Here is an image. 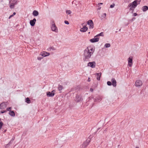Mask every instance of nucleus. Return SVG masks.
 Instances as JSON below:
<instances>
[{
    "label": "nucleus",
    "instance_id": "f257e3e1",
    "mask_svg": "<svg viewBox=\"0 0 148 148\" xmlns=\"http://www.w3.org/2000/svg\"><path fill=\"white\" fill-rule=\"evenodd\" d=\"M95 51V49L91 47H88L86 48L84 51V60L87 61L91 58Z\"/></svg>",
    "mask_w": 148,
    "mask_h": 148
},
{
    "label": "nucleus",
    "instance_id": "f03ea898",
    "mask_svg": "<svg viewBox=\"0 0 148 148\" xmlns=\"http://www.w3.org/2000/svg\"><path fill=\"white\" fill-rule=\"evenodd\" d=\"M138 4V3H136L135 1H134L133 2L130 4L128 6L130 7V10H132L134 8H135Z\"/></svg>",
    "mask_w": 148,
    "mask_h": 148
},
{
    "label": "nucleus",
    "instance_id": "7ed1b4c3",
    "mask_svg": "<svg viewBox=\"0 0 148 148\" xmlns=\"http://www.w3.org/2000/svg\"><path fill=\"white\" fill-rule=\"evenodd\" d=\"M96 63L95 62L93 61L89 62L88 64V66L92 68H95L96 66Z\"/></svg>",
    "mask_w": 148,
    "mask_h": 148
},
{
    "label": "nucleus",
    "instance_id": "20e7f679",
    "mask_svg": "<svg viewBox=\"0 0 148 148\" xmlns=\"http://www.w3.org/2000/svg\"><path fill=\"white\" fill-rule=\"evenodd\" d=\"M8 104V102H4L0 104V109H3L7 106V105Z\"/></svg>",
    "mask_w": 148,
    "mask_h": 148
},
{
    "label": "nucleus",
    "instance_id": "39448f33",
    "mask_svg": "<svg viewBox=\"0 0 148 148\" xmlns=\"http://www.w3.org/2000/svg\"><path fill=\"white\" fill-rule=\"evenodd\" d=\"M142 81L140 80H137L135 82V86L137 87H139L142 85Z\"/></svg>",
    "mask_w": 148,
    "mask_h": 148
},
{
    "label": "nucleus",
    "instance_id": "423d86ee",
    "mask_svg": "<svg viewBox=\"0 0 148 148\" xmlns=\"http://www.w3.org/2000/svg\"><path fill=\"white\" fill-rule=\"evenodd\" d=\"M54 90H53L51 92L50 91H48L47 92V95L48 97H52L55 95Z\"/></svg>",
    "mask_w": 148,
    "mask_h": 148
},
{
    "label": "nucleus",
    "instance_id": "0eeeda50",
    "mask_svg": "<svg viewBox=\"0 0 148 148\" xmlns=\"http://www.w3.org/2000/svg\"><path fill=\"white\" fill-rule=\"evenodd\" d=\"M87 24L89 25V28L90 29H92L93 28V24L92 20H89L87 22Z\"/></svg>",
    "mask_w": 148,
    "mask_h": 148
},
{
    "label": "nucleus",
    "instance_id": "6e6552de",
    "mask_svg": "<svg viewBox=\"0 0 148 148\" xmlns=\"http://www.w3.org/2000/svg\"><path fill=\"white\" fill-rule=\"evenodd\" d=\"M51 29L53 31L56 32H58L57 28L56 27L55 24L52 25L51 27Z\"/></svg>",
    "mask_w": 148,
    "mask_h": 148
},
{
    "label": "nucleus",
    "instance_id": "1a4fd4ad",
    "mask_svg": "<svg viewBox=\"0 0 148 148\" xmlns=\"http://www.w3.org/2000/svg\"><path fill=\"white\" fill-rule=\"evenodd\" d=\"M82 100V97L80 95H77L75 99V101L77 102H79Z\"/></svg>",
    "mask_w": 148,
    "mask_h": 148
},
{
    "label": "nucleus",
    "instance_id": "9d476101",
    "mask_svg": "<svg viewBox=\"0 0 148 148\" xmlns=\"http://www.w3.org/2000/svg\"><path fill=\"white\" fill-rule=\"evenodd\" d=\"M40 55L43 57H45L49 56L50 54L46 51H43L40 53Z\"/></svg>",
    "mask_w": 148,
    "mask_h": 148
},
{
    "label": "nucleus",
    "instance_id": "9b49d317",
    "mask_svg": "<svg viewBox=\"0 0 148 148\" xmlns=\"http://www.w3.org/2000/svg\"><path fill=\"white\" fill-rule=\"evenodd\" d=\"M128 66L130 67H131L132 65V58L130 57L128 59Z\"/></svg>",
    "mask_w": 148,
    "mask_h": 148
},
{
    "label": "nucleus",
    "instance_id": "f8f14e48",
    "mask_svg": "<svg viewBox=\"0 0 148 148\" xmlns=\"http://www.w3.org/2000/svg\"><path fill=\"white\" fill-rule=\"evenodd\" d=\"M90 142V141H86L84 142L82 145L81 146V148H85L88 145Z\"/></svg>",
    "mask_w": 148,
    "mask_h": 148
},
{
    "label": "nucleus",
    "instance_id": "ddd939ff",
    "mask_svg": "<svg viewBox=\"0 0 148 148\" xmlns=\"http://www.w3.org/2000/svg\"><path fill=\"white\" fill-rule=\"evenodd\" d=\"M99 38L97 37H95V36L94 38L90 40V41L92 42H95L99 41Z\"/></svg>",
    "mask_w": 148,
    "mask_h": 148
},
{
    "label": "nucleus",
    "instance_id": "4468645a",
    "mask_svg": "<svg viewBox=\"0 0 148 148\" xmlns=\"http://www.w3.org/2000/svg\"><path fill=\"white\" fill-rule=\"evenodd\" d=\"M112 82V84L114 87H116V82L114 78H112L111 80Z\"/></svg>",
    "mask_w": 148,
    "mask_h": 148
},
{
    "label": "nucleus",
    "instance_id": "2eb2a0df",
    "mask_svg": "<svg viewBox=\"0 0 148 148\" xmlns=\"http://www.w3.org/2000/svg\"><path fill=\"white\" fill-rule=\"evenodd\" d=\"M36 21V19L34 18L33 20H30V24L31 26H34L35 24Z\"/></svg>",
    "mask_w": 148,
    "mask_h": 148
},
{
    "label": "nucleus",
    "instance_id": "dca6fc26",
    "mask_svg": "<svg viewBox=\"0 0 148 148\" xmlns=\"http://www.w3.org/2000/svg\"><path fill=\"white\" fill-rule=\"evenodd\" d=\"M87 27L84 26L80 29V31L83 32H85L88 29Z\"/></svg>",
    "mask_w": 148,
    "mask_h": 148
},
{
    "label": "nucleus",
    "instance_id": "f3484780",
    "mask_svg": "<svg viewBox=\"0 0 148 148\" xmlns=\"http://www.w3.org/2000/svg\"><path fill=\"white\" fill-rule=\"evenodd\" d=\"M101 73H97L96 74L97 75V79L98 80H100V77L101 75Z\"/></svg>",
    "mask_w": 148,
    "mask_h": 148
},
{
    "label": "nucleus",
    "instance_id": "a211bd4d",
    "mask_svg": "<svg viewBox=\"0 0 148 148\" xmlns=\"http://www.w3.org/2000/svg\"><path fill=\"white\" fill-rule=\"evenodd\" d=\"M9 114L12 116L14 117L15 116V114L13 111H10L9 113Z\"/></svg>",
    "mask_w": 148,
    "mask_h": 148
},
{
    "label": "nucleus",
    "instance_id": "6ab92c4d",
    "mask_svg": "<svg viewBox=\"0 0 148 148\" xmlns=\"http://www.w3.org/2000/svg\"><path fill=\"white\" fill-rule=\"evenodd\" d=\"M142 9L143 12H145L148 10V7L147 6H143Z\"/></svg>",
    "mask_w": 148,
    "mask_h": 148
},
{
    "label": "nucleus",
    "instance_id": "aec40b11",
    "mask_svg": "<svg viewBox=\"0 0 148 148\" xmlns=\"http://www.w3.org/2000/svg\"><path fill=\"white\" fill-rule=\"evenodd\" d=\"M38 12L36 10H34L33 12V14L34 16H37L38 15Z\"/></svg>",
    "mask_w": 148,
    "mask_h": 148
},
{
    "label": "nucleus",
    "instance_id": "412c9836",
    "mask_svg": "<svg viewBox=\"0 0 148 148\" xmlns=\"http://www.w3.org/2000/svg\"><path fill=\"white\" fill-rule=\"evenodd\" d=\"M17 2V0H11L10 2V3L14 4H16Z\"/></svg>",
    "mask_w": 148,
    "mask_h": 148
},
{
    "label": "nucleus",
    "instance_id": "4be33fe9",
    "mask_svg": "<svg viewBox=\"0 0 148 148\" xmlns=\"http://www.w3.org/2000/svg\"><path fill=\"white\" fill-rule=\"evenodd\" d=\"M103 32H101L100 34H97L96 36H95V37H97L98 36H103Z\"/></svg>",
    "mask_w": 148,
    "mask_h": 148
},
{
    "label": "nucleus",
    "instance_id": "5701e85b",
    "mask_svg": "<svg viewBox=\"0 0 148 148\" xmlns=\"http://www.w3.org/2000/svg\"><path fill=\"white\" fill-rule=\"evenodd\" d=\"M10 7L11 9H13L14 7V5L16 4H12V3H10Z\"/></svg>",
    "mask_w": 148,
    "mask_h": 148
},
{
    "label": "nucleus",
    "instance_id": "b1692460",
    "mask_svg": "<svg viewBox=\"0 0 148 148\" xmlns=\"http://www.w3.org/2000/svg\"><path fill=\"white\" fill-rule=\"evenodd\" d=\"M25 102L28 103H30V100L29 98L27 97L26 99Z\"/></svg>",
    "mask_w": 148,
    "mask_h": 148
},
{
    "label": "nucleus",
    "instance_id": "393cba45",
    "mask_svg": "<svg viewBox=\"0 0 148 148\" xmlns=\"http://www.w3.org/2000/svg\"><path fill=\"white\" fill-rule=\"evenodd\" d=\"M63 88V86H62L61 85H59L58 87V90L59 91L61 90Z\"/></svg>",
    "mask_w": 148,
    "mask_h": 148
},
{
    "label": "nucleus",
    "instance_id": "a878e982",
    "mask_svg": "<svg viewBox=\"0 0 148 148\" xmlns=\"http://www.w3.org/2000/svg\"><path fill=\"white\" fill-rule=\"evenodd\" d=\"M110 46V43H106L105 45V46L106 48L109 47Z\"/></svg>",
    "mask_w": 148,
    "mask_h": 148
},
{
    "label": "nucleus",
    "instance_id": "bb28decb",
    "mask_svg": "<svg viewBox=\"0 0 148 148\" xmlns=\"http://www.w3.org/2000/svg\"><path fill=\"white\" fill-rule=\"evenodd\" d=\"M66 13L67 14H71L72 12L70 10H67L66 11Z\"/></svg>",
    "mask_w": 148,
    "mask_h": 148
},
{
    "label": "nucleus",
    "instance_id": "cd10ccee",
    "mask_svg": "<svg viewBox=\"0 0 148 148\" xmlns=\"http://www.w3.org/2000/svg\"><path fill=\"white\" fill-rule=\"evenodd\" d=\"M107 84L108 85L110 86H111L112 85L111 82L110 81L107 82Z\"/></svg>",
    "mask_w": 148,
    "mask_h": 148
},
{
    "label": "nucleus",
    "instance_id": "c85d7f7f",
    "mask_svg": "<svg viewBox=\"0 0 148 148\" xmlns=\"http://www.w3.org/2000/svg\"><path fill=\"white\" fill-rule=\"evenodd\" d=\"M134 1H135L136 3H138V4H139L141 0H135Z\"/></svg>",
    "mask_w": 148,
    "mask_h": 148
},
{
    "label": "nucleus",
    "instance_id": "c756f323",
    "mask_svg": "<svg viewBox=\"0 0 148 148\" xmlns=\"http://www.w3.org/2000/svg\"><path fill=\"white\" fill-rule=\"evenodd\" d=\"M3 124V123L2 122H0V130L1 129L2 126Z\"/></svg>",
    "mask_w": 148,
    "mask_h": 148
},
{
    "label": "nucleus",
    "instance_id": "7c9ffc66",
    "mask_svg": "<svg viewBox=\"0 0 148 148\" xmlns=\"http://www.w3.org/2000/svg\"><path fill=\"white\" fill-rule=\"evenodd\" d=\"M12 109V108L11 107H9V108H6L7 110L8 111H9L10 112V110Z\"/></svg>",
    "mask_w": 148,
    "mask_h": 148
},
{
    "label": "nucleus",
    "instance_id": "2f4dec72",
    "mask_svg": "<svg viewBox=\"0 0 148 148\" xmlns=\"http://www.w3.org/2000/svg\"><path fill=\"white\" fill-rule=\"evenodd\" d=\"M115 5V4H113L111 5L110 6V8H113L114 7Z\"/></svg>",
    "mask_w": 148,
    "mask_h": 148
},
{
    "label": "nucleus",
    "instance_id": "473e14b6",
    "mask_svg": "<svg viewBox=\"0 0 148 148\" xmlns=\"http://www.w3.org/2000/svg\"><path fill=\"white\" fill-rule=\"evenodd\" d=\"M64 23L65 24H67V25H68L69 24V22L68 21H64Z\"/></svg>",
    "mask_w": 148,
    "mask_h": 148
},
{
    "label": "nucleus",
    "instance_id": "72a5a7b5",
    "mask_svg": "<svg viewBox=\"0 0 148 148\" xmlns=\"http://www.w3.org/2000/svg\"><path fill=\"white\" fill-rule=\"evenodd\" d=\"M43 58V57H38L37 58V59L38 60H40L41 59Z\"/></svg>",
    "mask_w": 148,
    "mask_h": 148
},
{
    "label": "nucleus",
    "instance_id": "f704fd0d",
    "mask_svg": "<svg viewBox=\"0 0 148 148\" xmlns=\"http://www.w3.org/2000/svg\"><path fill=\"white\" fill-rule=\"evenodd\" d=\"M98 8L97 9L98 10H100V9H101V7L100 6V5H98Z\"/></svg>",
    "mask_w": 148,
    "mask_h": 148
},
{
    "label": "nucleus",
    "instance_id": "c9c22d12",
    "mask_svg": "<svg viewBox=\"0 0 148 148\" xmlns=\"http://www.w3.org/2000/svg\"><path fill=\"white\" fill-rule=\"evenodd\" d=\"M6 112V111H1V113H4L5 112Z\"/></svg>",
    "mask_w": 148,
    "mask_h": 148
},
{
    "label": "nucleus",
    "instance_id": "e433bc0d",
    "mask_svg": "<svg viewBox=\"0 0 148 148\" xmlns=\"http://www.w3.org/2000/svg\"><path fill=\"white\" fill-rule=\"evenodd\" d=\"M137 15V14L136 13H134L133 14V16H136Z\"/></svg>",
    "mask_w": 148,
    "mask_h": 148
},
{
    "label": "nucleus",
    "instance_id": "4c0bfd02",
    "mask_svg": "<svg viewBox=\"0 0 148 148\" xmlns=\"http://www.w3.org/2000/svg\"><path fill=\"white\" fill-rule=\"evenodd\" d=\"M13 16L12 15H11L9 17V19H10L12 17H13Z\"/></svg>",
    "mask_w": 148,
    "mask_h": 148
},
{
    "label": "nucleus",
    "instance_id": "58836bf2",
    "mask_svg": "<svg viewBox=\"0 0 148 148\" xmlns=\"http://www.w3.org/2000/svg\"><path fill=\"white\" fill-rule=\"evenodd\" d=\"M103 15L104 16L103 17L104 18V17H105L106 16V13H104L103 14Z\"/></svg>",
    "mask_w": 148,
    "mask_h": 148
},
{
    "label": "nucleus",
    "instance_id": "ea45409f",
    "mask_svg": "<svg viewBox=\"0 0 148 148\" xmlns=\"http://www.w3.org/2000/svg\"><path fill=\"white\" fill-rule=\"evenodd\" d=\"M106 129H107V128L106 129H105V130H104L103 131V132L104 133H106V131H107V130H106Z\"/></svg>",
    "mask_w": 148,
    "mask_h": 148
},
{
    "label": "nucleus",
    "instance_id": "a19ab883",
    "mask_svg": "<svg viewBox=\"0 0 148 148\" xmlns=\"http://www.w3.org/2000/svg\"><path fill=\"white\" fill-rule=\"evenodd\" d=\"M90 90L91 92H92L93 91V89L92 88H90Z\"/></svg>",
    "mask_w": 148,
    "mask_h": 148
},
{
    "label": "nucleus",
    "instance_id": "79ce46f5",
    "mask_svg": "<svg viewBox=\"0 0 148 148\" xmlns=\"http://www.w3.org/2000/svg\"><path fill=\"white\" fill-rule=\"evenodd\" d=\"M16 14V13L15 12H14L13 13V14H12L13 16L15 15Z\"/></svg>",
    "mask_w": 148,
    "mask_h": 148
},
{
    "label": "nucleus",
    "instance_id": "37998d69",
    "mask_svg": "<svg viewBox=\"0 0 148 148\" xmlns=\"http://www.w3.org/2000/svg\"><path fill=\"white\" fill-rule=\"evenodd\" d=\"M103 3H99L98 4V5H100L101 4V5H102L103 4Z\"/></svg>",
    "mask_w": 148,
    "mask_h": 148
},
{
    "label": "nucleus",
    "instance_id": "c03bdc74",
    "mask_svg": "<svg viewBox=\"0 0 148 148\" xmlns=\"http://www.w3.org/2000/svg\"><path fill=\"white\" fill-rule=\"evenodd\" d=\"M90 78H88V82H90Z\"/></svg>",
    "mask_w": 148,
    "mask_h": 148
},
{
    "label": "nucleus",
    "instance_id": "a18cd8bd",
    "mask_svg": "<svg viewBox=\"0 0 148 148\" xmlns=\"http://www.w3.org/2000/svg\"><path fill=\"white\" fill-rule=\"evenodd\" d=\"M136 148H139L138 147H136Z\"/></svg>",
    "mask_w": 148,
    "mask_h": 148
},
{
    "label": "nucleus",
    "instance_id": "49530a36",
    "mask_svg": "<svg viewBox=\"0 0 148 148\" xmlns=\"http://www.w3.org/2000/svg\"><path fill=\"white\" fill-rule=\"evenodd\" d=\"M121 29H119V31H121Z\"/></svg>",
    "mask_w": 148,
    "mask_h": 148
}]
</instances>
